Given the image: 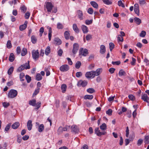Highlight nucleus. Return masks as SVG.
<instances>
[{
    "label": "nucleus",
    "mask_w": 149,
    "mask_h": 149,
    "mask_svg": "<svg viewBox=\"0 0 149 149\" xmlns=\"http://www.w3.org/2000/svg\"><path fill=\"white\" fill-rule=\"evenodd\" d=\"M17 94V91L15 90H10L8 94V97L13 98L16 96Z\"/></svg>",
    "instance_id": "1"
},
{
    "label": "nucleus",
    "mask_w": 149,
    "mask_h": 149,
    "mask_svg": "<svg viewBox=\"0 0 149 149\" xmlns=\"http://www.w3.org/2000/svg\"><path fill=\"white\" fill-rule=\"evenodd\" d=\"M32 57L35 60H37L39 57V53L38 50H33L32 51Z\"/></svg>",
    "instance_id": "2"
},
{
    "label": "nucleus",
    "mask_w": 149,
    "mask_h": 149,
    "mask_svg": "<svg viewBox=\"0 0 149 149\" xmlns=\"http://www.w3.org/2000/svg\"><path fill=\"white\" fill-rule=\"evenodd\" d=\"M85 76L87 79H88L91 78H94L95 76L94 71L93 70L86 72Z\"/></svg>",
    "instance_id": "3"
},
{
    "label": "nucleus",
    "mask_w": 149,
    "mask_h": 149,
    "mask_svg": "<svg viewBox=\"0 0 149 149\" xmlns=\"http://www.w3.org/2000/svg\"><path fill=\"white\" fill-rule=\"evenodd\" d=\"M53 7V6L51 3L49 2L46 3V8L47 9L48 12H51Z\"/></svg>",
    "instance_id": "4"
},
{
    "label": "nucleus",
    "mask_w": 149,
    "mask_h": 149,
    "mask_svg": "<svg viewBox=\"0 0 149 149\" xmlns=\"http://www.w3.org/2000/svg\"><path fill=\"white\" fill-rule=\"evenodd\" d=\"M95 132L98 136H101L103 135H105L106 132H100L99 130L98 127H96L95 129Z\"/></svg>",
    "instance_id": "5"
},
{
    "label": "nucleus",
    "mask_w": 149,
    "mask_h": 149,
    "mask_svg": "<svg viewBox=\"0 0 149 149\" xmlns=\"http://www.w3.org/2000/svg\"><path fill=\"white\" fill-rule=\"evenodd\" d=\"M79 53L83 56H86L88 54V50L86 49L81 48L79 50Z\"/></svg>",
    "instance_id": "6"
},
{
    "label": "nucleus",
    "mask_w": 149,
    "mask_h": 149,
    "mask_svg": "<svg viewBox=\"0 0 149 149\" xmlns=\"http://www.w3.org/2000/svg\"><path fill=\"white\" fill-rule=\"evenodd\" d=\"M69 69V67L67 65H63L60 68V70L62 72H66Z\"/></svg>",
    "instance_id": "7"
},
{
    "label": "nucleus",
    "mask_w": 149,
    "mask_h": 149,
    "mask_svg": "<svg viewBox=\"0 0 149 149\" xmlns=\"http://www.w3.org/2000/svg\"><path fill=\"white\" fill-rule=\"evenodd\" d=\"M79 49V45L77 43H75L73 45V49L72 50V52L75 54L77 52Z\"/></svg>",
    "instance_id": "8"
},
{
    "label": "nucleus",
    "mask_w": 149,
    "mask_h": 149,
    "mask_svg": "<svg viewBox=\"0 0 149 149\" xmlns=\"http://www.w3.org/2000/svg\"><path fill=\"white\" fill-rule=\"evenodd\" d=\"M134 11L137 15L139 16V5L137 3H136L134 5Z\"/></svg>",
    "instance_id": "9"
},
{
    "label": "nucleus",
    "mask_w": 149,
    "mask_h": 149,
    "mask_svg": "<svg viewBox=\"0 0 149 149\" xmlns=\"http://www.w3.org/2000/svg\"><path fill=\"white\" fill-rule=\"evenodd\" d=\"M141 99L148 103H149V97L146 94H144L142 95Z\"/></svg>",
    "instance_id": "10"
},
{
    "label": "nucleus",
    "mask_w": 149,
    "mask_h": 149,
    "mask_svg": "<svg viewBox=\"0 0 149 149\" xmlns=\"http://www.w3.org/2000/svg\"><path fill=\"white\" fill-rule=\"evenodd\" d=\"M72 131L74 132L75 133H77L79 132V129L77 126L75 125H74L71 127Z\"/></svg>",
    "instance_id": "11"
},
{
    "label": "nucleus",
    "mask_w": 149,
    "mask_h": 149,
    "mask_svg": "<svg viewBox=\"0 0 149 149\" xmlns=\"http://www.w3.org/2000/svg\"><path fill=\"white\" fill-rule=\"evenodd\" d=\"M81 28L84 33H86L88 32V29L86 26L82 25L81 26Z\"/></svg>",
    "instance_id": "12"
},
{
    "label": "nucleus",
    "mask_w": 149,
    "mask_h": 149,
    "mask_svg": "<svg viewBox=\"0 0 149 149\" xmlns=\"http://www.w3.org/2000/svg\"><path fill=\"white\" fill-rule=\"evenodd\" d=\"M27 126L29 130H31L32 127V124L31 120H29L28 121L27 123Z\"/></svg>",
    "instance_id": "13"
},
{
    "label": "nucleus",
    "mask_w": 149,
    "mask_h": 149,
    "mask_svg": "<svg viewBox=\"0 0 149 149\" xmlns=\"http://www.w3.org/2000/svg\"><path fill=\"white\" fill-rule=\"evenodd\" d=\"M77 13L78 15V17L80 19V20L83 19V17H82V16L83 15V13L82 11L80 10H79L77 11Z\"/></svg>",
    "instance_id": "14"
},
{
    "label": "nucleus",
    "mask_w": 149,
    "mask_h": 149,
    "mask_svg": "<svg viewBox=\"0 0 149 149\" xmlns=\"http://www.w3.org/2000/svg\"><path fill=\"white\" fill-rule=\"evenodd\" d=\"M44 126L43 124L40 125L38 127V130L40 132H41L44 130Z\"/></svg>",
    "instance_id": "15"
},
{
    "label": "nucleus",
    "mask_w": 149,
    "mask_h": 149,
    "mask_svg": "<svg viewBox=\"0 0 149 149\" xmlns=\"http://www.w3.org/2000/svg\"><path fill=\"white\" fill-rule=\"evenodd\" d=\"M47 28L49 29L48 36L49 40V41H50L52 37V29L50 27H49V26L47 27Z\"/></svg>",
    "instance_id": "16"
},
{
    "label": "nucleus",
    "mask_w": 149,
    "mask_h": 149,
    "mask_svg": "<svg viewBox=\"0 0 149 149\" xmlns=\"http://www.w3.org/2000/svg\"><path fill=\"white\" fill-rule=\"evenodd\" d=\"M19 122H15L12 125V127L13 129H16L19 127Z\"/></svg>",
    "instance_id": "17"
},
{
    "label": "nucleus",
    "mask_w": 149,
    "mask_h": 149,
    "mask_svg": "<svg viewBox=\"0 0 149 149\" xmlns=\"http://www.w3.org/2000/svg\"><path fill=\"white\" fill-rule=\"evenodd\" d=\"M72 27L73 30L76 33H78L79 32V30L76 24H73Z\"/></svg>",
    "instance_id": "18"
},
{
    "label": "nucleus",
    "mask_w": 149,
    "mask_h": 149,
    "mask_svg": "<svg viewBox=\"0 0 149 149\" xmlns=\"http://www.w3.org/2000/svg\"><path fill=\"white\" fill-rule=\"evenodd\" d=\"M54 40L56 42V44L58 45H59L61 43V40L58 38H55Z\"/></svg>",
    "instance_id": "19"
},
{
    "label": "nucleus",
    "mask_w": 149,
    "mask_h": 149,
    "mask_svg": "<svg viewBox=\"0 0 149 149\" xmlns=\"http://www.w3.org/2000/svg\"><path fill=\"white\" fill-rule=\"evenodd\" d=\"M36 101L35 99L32 100H30L29 102V104L33 106H36Z\"/></svg>",
    "instance_id": "20"
},
{
    "label": "nucleus",
    "mask_w": 149,
    "mask_h": 149,
    "mask_svg": "<svg viewBox=\"0 0 149 149\" xmlns=\"http://www.w3.org/2000/svg\"><path fill=\"white\" fill-rule=\"evenodd\" d=\"M134 22L138 25H139L141 22L140 19L136 17L134 18Z\"/></svg>",
    "instance_id": "21"
},
{
    "label": "nucleus",
    "mask_w": 149,
    "mask_h": 149,
    "mask_svg": "<svg viewBox=\"0 0 149 149\" xmlns=\"http://www.w3.org/2000/svg\"><path fill=\"white\" fill-rule=\"evenodd\" d=\"M106 51L105 46L103 45H102L100 46V53L102 54L104 53Z\"/></svg>",
    "instance_id": "22"
},
{
    "label": "nucleus",
    "mask_w": 149,
    "mask_h": 149,
    "mask_svg": "<svg viewBox=\"0 0 149 149\" xmlns=\"http://www.w3.org/2000/svg\"><path fill=\"white\" fill-rule=\"evenodd\" d=\"M29 61H28V63H26L22 65L25 68V69H30V67L29 64Z\"/></svg>",
    "instance_id": "23"
},
{
    "label": "nucleus",
    "mask_w": 149,
    "mask_h": 149,
    "mask_svg": "<svg viewBox=\"0 0 149 149\" xmlns=\"http://www.w3.org/2000/svg\"><path fill=\"white\" fill-rule=\"evenodd\" d=\"M91 4L94 8H98V4L94 1H91L90 2Z\"/></svg>",
    "instance_id": "24"
},
{
    "label": "nucleus",
    "mask_w": 149,
    "mask_h": 149,
    "mask_svg": "<svg viewBox=\"0 0 149 149\" xmlns=\"http://www.w3.org/2000/svg\"><path fill=\"white\" fill-rule=\"evenodd\" d=\"M118 75L120 76H125L126 75V73L123 70L121 69L119 72Z\"/></svg>",
    "instance_id": "25"
},
{
    "label": "nucleus",
    "mask_w": 149,
    "mask_h": 149,
    "mask_svg": "<svg viewBox=\"0 0 149 149\" xmlns=\"http://www.w3.org/2000/svg\"><path fill=\"white\" fill-rule=\"evenodd\" d=\"M15 59V56L13 53H11L9 57V61L11 62H13Z\"/></svg>",
    "instance_id": "26"
},
{
    "label": "nucleus",
    "mask_w": 149,
    "mask_h": 149,
    "mask_svg": "<svg viewBox=\"0 0 149 149\" xmlns=\"http://www.w3.org/2000/svg\"><path fill=\"white\" fill-rule=\"evenodd\" d=\"M51 51L50 47L48 46L46 48L45 52L46 55H48L50 53Z\"/></svg>",
    "instance_id": "27"
},
{
    "label": "nucleus",
    "mask_w": 149,
    "mask_h": 149,
    "mask_svg": "<svg viewBox=\"0 0 149 149\" xmlns=\"http://www.w3.org/2000/svg\"><path fill=\"white\" fill-rule=\"evenodd\" d=\"M102 68H98L95 71H94L95 76H98L102 72Z\"/></svg>",
    "instance_id": "28"
},
{
    "label": "nucleus",
    "mask_w": 149,
    "mask_h": 149,
    "mask_svg": "<svg viewBox=\"0 0 149 149\" xmlns=\"http://www.w3.org/2000/svg\"><path fill=\"white\" fill-rule=\"evenodd\" d=\"M70 33L68 31H65L64 33V35L66 39L68 40L69 38Z\"/></svg>",
    "instance_id": "29"
},
{
    "label": "nucleus",
    "mask_w": 149,
    "mask_h": 149,
    "mask_svg": "<svg viewBox=\"0 0 149 149\" xmlns=\"http://www.w3.org/2000/svg\"><path fill=\"white\" fill-rule=\"evenodd\" d=\"M93 98V96L92 95H86L84 97V99L86 100L87 99L91 100Z\"/></svg>",
    "instance_id": "30"
},
{
    "label": "nucleus",
    "mask_w": 149,
    "mask_h": 149,
    "mask_svg": "<svg viewBox=\"0 0 149 149\" xmlns=\"http://www.w3.org/2000/svg\"><path fill=\"white\" fill-rule=\"evenodd\" d=\"M61 89L62 90V92L63 93H64L66 91L67 88V86L65 84H63L62 85L61 87Z\"/></svg>",
    "instance_id": "31"
},
{
    "label": "nucleus",
    "mask_w": 149,
    "mask_h": 149,
    "mask_svg": "<svg viewBox=\"0 0 149 149\" xmlns=\"http://www.w3.org/2000/svg\"><path fill=\"white\" fill-rule=\"evenodd\" d=\"M31 40L33 44H35L37 42V39L36 37L34 36H33L31 37Z\"/></svg>",
    "instance_id": "32"
},
{
    "label": "nucleus",
    "mask_w": 149,
    "mask_h": 149,
    "mask_svg": "<svg viewBox=\"0 0 149 149\" xmlns=\"http://www.w3.org/2000/svg\"><path fill=\"white\" fill-rule=\"evenodd\" d=\"M27 50L26 48H24L23 49L21 55L22 56H24L27 53Z\"/></svg>",
    "instance_id": "33"
},
{
    "label": "nucleus",
    "mask_w": 149,
    "mask_h": 149,
    "mask_svg": "<svg viewBox=\"0 0 149 149\" xmlns=\"http://www.w3.org/2000/svg\"><path fill=\"white\" fill-rule=\"evenodd\" d=\"M42 77L39 73L37 74L36 77V79L38 81H40L42 79Z\"/></svg>",
    "instance_id": "34"
},
{
    "label": "nucleus",
    "mask_w": 149,
    "mask_h": 149,
    "mask_svg": "<svg viewBox=\"0 0 149 149\" xmlns=\"http://www.w3.org/2000/svg\"><path fill=\"white\" fill-rule=\"evenodd\" d=\"M103 3L107 5H111L112 3V2L109 0H102Z\"/></svg>",
    "instance_id": "35"
},
{
    "label": "nucleus",
    "mask_w": 149,
    "mask_h": 149,
    "mask_svg": "<svg viewBox=\"0 0 149 149\" xmlns=\"http://www.w3.org/2000/svg\"><path fill=\"white\" fill-rule=\"evenodd\" d=\"M87 91L89 93H92L95 91L94 89L92 88H90L87 90Z\"/></svg>",
    "instance_id": "36"
},
{
    "label": "nucleus",
    "mask_w": 149,
    "mask_h": 149,
    "mask_svg": "<svg viewBox=\"0 0 149 149\" xmlns=\"http://www.w3.org/2000/svg\"><path fill=\"white\" fill-rule=\"evenodd\" d=\"M100 129L102 130H105L106 129V125L105 123H104L100 126Z\"/></svg>",
    "instance_id": "37"
},
{
    "label": "nucleus",
    "mask_w": 149,
    "mask_h": 149,
    "mask_svg": "<svg viewBox=\"0 0 149 149\" xmlns=\"http://www.w3.org/2000/svg\"><path fill=\"white\" fill-rule=\"evenodd\" d=\"M14 69L13 67V66H11L10 67V68L8 69V73L9 75L11 74L13 72Z\"/></svg>",
    "instance_id": "38"
},
{
    "label": "nucleus",
    "mask_w": 149,
    "mask_h": 149,
    "mask_svg": "<svg viewBox=\"0 0 149 149\" xmlns=\"http://www.w3.org/2000/svg\"><path fill=\"white\" fill-rule=\"evenodd\" d=\"M81 65V63L79 61H78L75 64V68L77 69H79L80 68Z\"/></svg>",
    "instance_id": "39"
},
{
    "label": "nucleus",
    "mask_w": 149,
    "mask_h": 149,
    "mask_svg": "<svg viewBox=\"0 0 149 149\" xmlns=\"http://www.w3.org/2000/svg\"><path fill=\"white\" fill-rule=\"evenodd\" d=\"M20 9L24 13L26 12L27 10V8L24 5H23L22 7H21Z\"/></svg>",
    "instance_id": "40"
},
{
    "label": "nucleus",
    "mask_w": 149,
    "mask_h": 149,
    "mask_svg": "<svg viewBox=\"0 0 149 149\" xmlns=\"http://www.w3.org/2000/svg\"><path fill=\"white\" fill-rule=\"evenodd\" d=\"M109 49L111 51L114 48V45L112 42H110L109 43Z\"/></svg>",
    "instance_id": "41"
},
{
    "label": "nucleus",
    "mask_w": 149,
    "mask_h": 149,
    "mask_svg": "<svg viewBox=\"0 0 149 149\" xmlns=\"http://www.w3.org/2000/svg\"><path fill=\"white\" fill-rule=\"evenodd\" d=\"M63 127H59L58 130V134H61L63 132Z\"/></svg>",
    "instance_id": "42"
},
{
    "label": "nucleus",
    "mask_w": 149,
    "mask_h": 149,
    "mask_svg": "<svg viewBox=\"0 0 149 149\" xmlns=\"http://www.w3.org/2000/svg\"><path fill=\"white\" fill-rule=\"evenodd\" d=\"M118 5L119 6H121L123 8H124L125 6L124 4L123 3L121 0L119 1H118Z\"/></svg>",
    "instance_id": "43"
},
{
    "label": "nucleus",
    "mask_w": 149,
    "mask_h": 149,
    "mask_svg": "<svg viewBox=\"0 0 149 149\" xmlns=\"http://www.w3.org/2000/svg\"><path fill=\"white\" fill-rule=\"evenodd\" d=\"M25 69V68L23 66H22V65L18 68L17 69V71L18 72H20L22 70H24Z\"/></svg>",
    "instance_id": "44"
},
{
    "label": "nucleus",
    "mask_w": 149,
    "mask_h": 149,
    "mask_svg": "<svg viewBox=\"0 0 149 149\" xmlns=\"http://www.w3.org/2000/svg\"><path fill=\"white\" fill-rule=\"evenodd\" d=\"M26 79L28 83L30 82L31 80V77L28 75H26L25 76Z\"/></svg>",
    "instance_id": "45"
},
{
    "label": "nucleus",
    "mask_w": 149,
    "mask_h": 149,
    "mask_svg": "<svg viewBox=\"0 0 149 149\" xmlns=\"http://www.w3.org/2000/svg\"><path fill=\"white\" fill-rule=\"evenodd\" d=\"M146 34V32L144 31H142L141 33L140 34L139 36L140 37H144Z\"/></svg>",
    "instance_id": "46"
},
{
    "label": "nucleus",
    "mask_w": 149,
    "mask_h": 149,
    "mask_svg": "<svg viewBox=\"0 0 149 149\" xmlns=\"http://www.w3.org/2000/svg\"><path fill=\"white\" fill-rule=\"evenodd\" d=\"M145 142L146 143L148 144L149 143V136H146L145 137Z\"/></svg>",
    "instance_id": "47"
},
{
    "label": "nucleus",
    "mask_w": 149,
    "mask_h": 149,
    "mask_svg": "<svg viewBox=\"0 0 149 149\" xmlns=\"http://www.w3.org/2000/svg\"><path fill=\"white\" fill-rule=\"evenodd\" d=\"M24 73H21L20 74L19 78L21 81H23L24 80V79H23V78H24Z\"/></svg>",
    "instance_id": "48"
},
{
    "label": "nucleus",
    "mask_w": 149,
    "mask_h": 149,
    "mask_svg": "<svg viewBox=\"0 0 149 149\" xmlns=\"http://www.w3.org/2000/svg\"><path fill=\"white\" fill-rule=\"evenodd\" d=\"M80 84L83 87H85L86 86L87 84V82L86 81H82L81 82H80Z\"/></svg>",
    "instance_id": "49"
},
{
    "label": "nucleus",
    "mask_w": 149,
    "mask_h": 149,
    "mask_svg": "<svg viewBox=\"0 0 149 149\" xmlns=\"http://www.w3.org/2000/svg\"><path fill=\"white\" fill-rule=\"evenodd\" d=\"M7 47L8 49L12 47L11 42L10 40H8L7 43Z\"/></svg>",
    "instance_id": "50"
},
{
    "label": "nucleus",
    "mask_w": 149,
    "mask_h": 149,
    "mask_svg": "<svg viewBox=\"0 0 149 149\" xmlns=\"http://www.w3.org/2000/svg\"><path fill=\"white\" fill-rule=\"evenodd\" d=\"M26 28V27L23 24L20 25L19 27V29L21 31H22L24 30Z\"/></svg>",
    "instance_id": "51"
},
{
    "label": "nucleus",
    "mask_w": 149,
    "mask_h": 149,
    "mask_svg": "<svg viewBox=\"0 0 149 149\" xmlns=\"http://www.w3.org/2000/svg\"><path fill=\"white\" fill-rule=\"evenodd\" d=\"M129 98L132 101L135 100V97L132 95H128Z\"/></svg>",
    "instance_id": "52"
},
{
    "label": "nucleus",
    "mask_w": 149,
    "mask_h": 149,
    "mask_svg": "<svg viewBox=\"0 0 149 149\" xmlns=\"http://www.w3.org/2000/svg\"><path fill=\"white\" fill-rule=\"evenodd\" d=\"M57 28L58 29H62L63 28V26L60 23H58L57 25Z\"/></svg>",
    "instance_id": "53"
},
{
    "label": "nucleus",
    "mask_w": 149,
    "mask_h": 149,
    "mask_svg": "<svg viewBox=\"0 0 149 149\" xmlns=\"http://www.w3.org/2000/svg\"><path fill=\"white\" fill-rule=\"evenodd\" d=\"M10 126V123L8 124L5 128V131L7 132L9 130Z\"/></svg>",
    "instance_id": "54"
},
{
    "label": "nucleus",
    "mask_w": 149,
    "mask_h": 149,
    "mask_svg": "<svg viewBox=\"0 0 149 149\" xmlns=\"http://www.w3.org/2000/svg\"><path fill=\"white\" fill-rule=\"evenodd\" d=\"M93 20H86L85 21V24L87 25H89L92 23Z\"/></svg>",
    "instance_id": "55"
},
{
    "label": "nucleus",
    "mask_w": 149,
    "mask_h": 149,
    "mask_svg": "<svg viewBox=\"0 0 149 149\" xmlns=\"http://www.w3.org/2000/svg\"><path fill=\"white\" fill-rule=\"evenodd\" d=\"M44 31V28L43 27H41L39 31L40 32V36L41 37L42 35V34Z\"/></svg>",
    "instance_id": "56"
},
{
    "label": "nucleus",
    "mask_w": 149,
    "mask_h": 149,
    "mask_svg": "<svg viewBox=\"0 0 149 149\" xmlns=\"http://www.w3.org/2000/svg\"><path fill=\"white\" fill-rule=\"evenodd\" d=\"M112 110L111 109H109L108 110L106 111V113L109 116H111L112 115Z\"/></svg>",
    "instance_id": "57"
},
{
    "label": "nucleus",
    "mask_w": 149,
    "mask_h": 149,
    "mask_svg": "<svg viewBox=\"0 0 149 149\" xmlns=\"http://www.w3.org/2000/svg\"><path fill=\"white\" fill-rule=\"evenodd\" d=\"M143 140L141 139L138 140L137 141V144L138 146H140L143 143Z\"/></svg>",
    "instance_id": "58"
},
{
    "label": "nucleus",
    "mask_w": 149,
    "mask_h": 149,
    "mask_svg": "<svg viewBox=\"0 0 149 149\" xmlns=\"http://www.w3.org/2000/svg\"><path fill=\"white\" fill-rule=\"evenodd\" d=\"M30 15V13L29 12H27L25 14V17L26 19H29Z\"/></svg>",
    "instance_id": "59"
},
{
    "label": "nucleus",
    "mask_w": 149,
    "mask_h": 149,
    "mask_svg": "<svg viewBox=\"0 0 149 149\" xmlns=\"http://www.w3.org/2000/svg\"><path fill=\"white\" fill-rule=\"evenodd\" d=\"M82 73L81 72H77L76 73V76L77 77H79L82 75Z\"/></svg>",
    "instance_id": "60"
},
{
    "label": "nucleus",
    "mask_w": 149,
    "mask_h": 149,
    "mask_svg": "<svg viewBox=\"0 0 149 149\" xmlns=\"http://www.w3.org/2000/svg\"><path fill=\"white\" fill-rule=\"evenodd\" d=\"M117 39L118 41L123 42V38L121 36V35H118Z\"/></svg>",
    "instance_id": "61"
},
{
    "label": "nucleus",
    "mask_w": 149,
    "mask_h": 149,
    "mask_svg": "<svg viewBox=\"0 0 149 149\" xmlns=\"http://www.w3.org/2000/svg\"><path fill=\"white\" fill-rule=\"evenodd\" d=\"M88 13L90 14H92L93 13V10L92 8H89L88 10Z\"/></svg>",
    "instance_id": "62"
},
{
    "label": "nucleus",
    "mask_w": 149,
    "mask_h": 149,
    "mask_svg": "<svg viewBox=\"0 0 149 149\" xmlns=\"http://www.w3.org/2000/svg\"><path fill=\"white\" fill-rule=\"evenodd\" d=\"M40 89V88H37V89H36L33 94V95H36L39 92Z\"/></svg>",
    "instance_id": "63"
},
{
    "label": "nucleus",
    "mask_w": 149,
    "mask_h": 149,
    "mask_svg": "<svg viewBox=\"0 0 149 149\" xmlns=\"http://www.w3.org/2000/svg\"><path fill=\"white\" fill-rule=\"evenodd\" d=\"M115 70V69L113 68H111L109 70V72L111 74H113Z\"/></svg>",
    "instance_id": "64"
}]
</instances>
